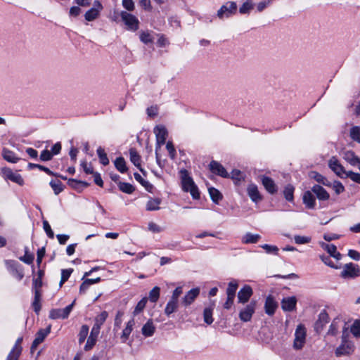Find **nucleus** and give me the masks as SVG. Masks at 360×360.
Returning a JSON list of instances; mask_svg holds the SVG:
<instances>
[{"label": "nucleus", "mask_w": 360, "mask_h": 360, "mask_svg": "<svg viewBox=\"0 0 360 360\" xmlns=\"http://www.w3.org/2000/svg\"><path fill=\"white\" fill-rule=\"evenodd\" d=\"M5 263L8 270L14 277L18 280H21L23 278V269L17 262L14 260H6Z\"/></svg>", "instance_id": "obj_8"}, {"label": "nucleus", "mask_w": 360, "mask_h": 360, "mask_svg": "<svg viewBox=\"0 0 360 360\" xmlns=\"http://www.w3.org/2000/svg\"><path fill=\"white\" fill-rule=\"evenodd\" d=\"M294 240L296 244H307L309 243L311 240V237L309 236H303L300 235H296L294 236Z\"/></svg>", "instance_id": "obj_52"}, {"label": "nucleus", "mask_w": 360, "mask_h": 360, "mask_svg": "<svg viewBox=\"0 0 360 360\" xmlns=\"http://www.w3.org/2000/svg\"><path fill=\"white\" fill-rule=\"evenodd\" d=\"M248 194L250 199L255 202H257L262 200V196L258 191L257 186L255 184L248 186Z\"/></svg>", "instance_id": "obj_26"}, {"label": "nucleus", "mask_w": 360, "mask_h": 360, "mask_svg": "<svg viewBox=\"0 0 360 360\" xmlns=\"http://www.w3.org/2000/svg\"><path fill=\"white\" fill-rule=\"evenodd\" d=\"M2 171L6 179L18 184L20 186H22L24 184V180L20 174L13 172V171L8 168H4Z\"/></svg>", "instance_id": "obj_17"}, {"label": "nucleus", "mask_w": 360, "mask_h": 360, "mask_svg": "<svg viewBox=\"0 0 360 360\" xmlns=\"http://www.w3.org/2000/svg\"><path fill=\"white\" fill-rule=\"evenodd\" d=\"M68 184L78 192H81L84 188L89 186V184L86 181H79L75 179H68Z\"/></svg>", "instance_id": "obj_28"}, {"label": "nucleus", "mask_w": 360, "mask_h": 360, "mask_svg": "<svg viewBox=\"0 0 360 360\" xmlns=\"http://www.w3.org/2000/svg\"><path fill=\"white\" fill-rule=\"evenodd\" d=\"M134 175L135 179L139 181L143 186H144L148 191H151V189L153 188L152 184L144 180L139 173L136 172L134 174Z\"/></svg>", "instance_id": "obj_44"}, {"label": "nucleus", "mask_w": 360, "mask_h": 360, "mask_svg": "<svg viewBox=\"0 0 360 360\" xmlns=\"http://www.w3.org/2000/svg\"><path fill=\"white\" fill-rule=\"evenodd\" d=\"M29 168H38L39 169L44 171L47 174L51 176H57V174L53 172L51 170H50L48 167H46L43 165H38V164H34V163H29L28 165Z\"/></svg>", "instance_id": "obj_50"}, {"label": "nucleus", "mask_w": 360, "mask_h": 360, "mask_svg": "<svg viewBox=\"0 0 360 360\" xmlns=\"http://www.w3.org/2000/svg\"><path fill=\"white\" fill-rule=\"evenodd\" d=\"M103 9V6L99 1L94 2V7L87 11L84 15L85 19L87 21H92L95 20L98 15L100 11Z\"/></svg>", "instance_id": "obj_13"}, {"label": "nucleus", "mask_w": 360, "mask_h": 360, "mask_svg": "<svg viewBox=\"0 0 360 360\" xmlns=\"http://www.w3.org/2000/svg\"><path fill=\"white\" fill-rule=\"evenodd\" d=\"M253 4L251 0H247L240 7L239 12L241 14L249 13L250 11L253 8Z\"/></svg>", "instance_id": "obj_45"}, {"label": "nucleus", "mask_w": 360, "mask_h": 360, "mask_svg": "<svg viewBox=\"0 0 360 360\" xmlns=\"http://www.w3.org/2000/svg\"><path fill=\"white\" fill-rule=\"evenodd\" d=\"M34 258V255L31 253H29L28 248H25V255L22 257H20V259L27 264H30L33 262Z\"/></svg>", "instance_id": "obj_53"}, {"label": "nucleus", "mask_w": 360, "mask_h": 360, "mask_svg": "<svg viewBox=\"0 0 360 360\" xmlns=\"http://www.w3.org/2000/svg\"><path fill=\"white\" fill-rule=\"evenodd\" d=\"M115 166L116 169L121 173H124L127 171L126 162L122 157H119L115 160Z\"/></svg>", "instance_id": "obj_37"}, {"label": "nucleus", "mask_w": 360, "mask_h": 360, "mask_svg": "<svg viewBox=\"0 0 360 360\" xmlns=\"http://www.w3.org/2000/svg\"><path fill=\"white\" fill-rule=\"evenodd\" d=\"M179 295L180 294H173L172 297H171V300L167 304V306L165 309V313L167 316H169L171 314H172L177 309Z\"/></svg>", "instance_id": "obj_20"}, {"label": "nucleus", "mask_w": 360, "mask_h": 360, "mask_svg": "<svg viewBox=\"0 0 360 360\" xmlns=\"http://www.w3.org/2000/svg\"><path fill=\"white\" fill-rule=\"evenodd\" d=\"M51 328V326L49 325L46 329H40L36 335V338L39 340V342H42L44 340L46 335L50 333Z\"/></svg>", "instance_id": "obj_49"}, {"label": "nucleus", "mask_w": 360, "mask_h": 360, "mask_svg": "<svg viewBox=\"0 0 360 360\" xmlns=\"http://www.w3.org/2000/svg\"><path fill=\"white\" fill-rule=\"evenodd\" d=\"M311 191L319 200H327L330 198V195L327 191L319 184L313 186Z\"/></svg>", "instance_id": "obj_21"}, {"label": "nucleus", "mask_w": 360, "mask_h": 360, "mask_svg": "<svg viewBox=\"0 0 360 360\" xmlns=\"http://www.w3.org/2000/svg\"><path fill=\"white\" fill-rule=\"evenodd\" d=\"M260 238L261 236L259 234L247 233L242 237L241 242L243 244L257 243Z\"/></svg>", "instance_id": "obj_29"}, {"label": "nucleus", "mask_w": 360, "mask_h": 360, "mask_svg": "<svg viewBox=\"0 0 360 360\" xmlns=\"http://www.w3.org/2000/svg\"><path fill=\"white\" fill-rule=\"evenodd\" d=\"M257 302L252 300L243 309L240 311L239 319L243 322H248L251 321L252 315L254 314Z\"/></svg>", "instance_id": "obj_4"}, {"label": "nucleus", "mask_w": 360, "mask_h": 360, "mask_svg": "<svg viewBox=\"0 0 360 360\" xmlns=\"http://www.w3.org/2000/svg\"><path fill=\"white\" fill-rule=\"evenodd\" d=\"M345 178H349L353 181L360 184V174L359 173H356V172H354L352 171H349L347 172Z\"/></svg>", "instance_id": "obj_58"}, {"label": "nucleus", "mask_w": 360, "mask_h": 360, "mask_svg": "<svg viewBox=\"0 0 360 360\" xmlns=\"http://www.w3.org/2000/svg\"><path fill=\"white\" fill-rule=\"evenodd\" d=\"M182 189L186 192H189L193 199L200 198V192L198 186L195 184L193 179L188 175L186 169L181 170Z\"/></svg>", "instance_id": "obj_1"}, {"label": "nucleus", "mask_w": 360, "mask_h": 360, "mask_svg": "<svg viewBox=\"0 0 360 360\" xmlns=\"http://www.w3.org/2000/svg\"><path fill=\"white\" fill-rule=\"evenodd\" d=\"M43 226H44V231H46L47 236L50 238H53L54 237V233L49 224V222L47 221H44L43 222Z\"/></svg>", "instance_id": "obj_64"}, {"label": "nucleus", "mask_w": 360, "mask_h": 360, "mask_svg": "<svg viewBox=\"0 0 360 360\" xmlns=\"http://www.w3.org/2000/svg\"><path fill=\"white\" fill-rule=\"evenodd\" d=\"M333 188L334 189L336 194H340L345 191V187L342 184L340 181H335L333 185Z\"/></svg>", "instance_id": "obj_63"}, {"label": "nucleus", "mask_w": 360, "mask_h": 360, "mask_svg": "<svg viewBox=\"0 0 360 360\" xmlns=\"http://www.w3.org/2000/svg\"><path fill=\"white\" fill-rule=\"evenodd\" d=\"M343 158L353 166H357L360 170V158L352 150H347L344 153Z\"/></svg>", "instance_id": "obj_23"}, {"label": "nucleus", "mask_w": 360, "mask_h": 360, "mask_svg": "<svg viewBox=\"0 0 360 360\" xmlns=\"http://www.w3.org/2000/svg\"><path fill=\"white\" fill-rule=\"evenodd\" d=\"M21 347H14L12 351L10 352L7 357V360H18V358L21 354Z\"/></svg>", "instance_id": "obj_47"}, {"label": "nucleus", "mask_w": 360, "mask_h": 360, "mask_svg": "<svg viewBox=\"0 0 360 360\" xmlns=\"http://www.w3.org/2000/svg\"><path fill=\"white\" fill-rule=\"evenodd\" d=\"M52 158L53 154L48 150H43L40 155V160L41 161H49L51 160Z\"/></svg>", "instance_id": "obj_61"}, {"label": "nucleus", "mask_w": 360, "mask_h": 360, "mask_svg": "<svg viewBox=\"0 0 360 360\" xmlns=\"http://www.w3.org/2000/svg\"><path fill=\"white\" fill-rule=\"evenodd\" d=\"M198 294H186L183 300L185 306L191 304L196 298Z\"/></svg>", "instance_id": "obj_59"}, {"label": "nucleus", "mask_w": 360, "mask_h": 360, "mask_svg": "<svg viewBox=\"0 0 360 360\" xmlns=\"http://www.w3.org/2000/svg\"><path fill=\"white\" fill-rule=\"evenodd\" d=\"M208 191L210 198L214 203L218 204L219 202L222 200V194L217 188L210 187L209 188Z\"/></svg>", "instance_id": "obj_32"}, {"label": "nucleus", "mask_w": 360, "mask_h": 360, "mask_svg": "<svg viewBox=\"0 0 360 360\" xmlns=\"http://www.w3.org/2000/svg\"><path fill=\"white\" fill-rule=\"evenodd\" d=\"M118 188L122 192L127 194H131L134 191V187L129 183L120 181Z\"/></svg>", "instance_id": "obj_38"}, {"label": "nucleus", "mask_w": 360, "mask_h": 360, "mask_svg": "<svg viewBox=\"0 0 360 360\" xmlns=\"http://www.w3.org/2000/svg\"><path fill=\"white\" fill-rule=\"evenodd\" d=\"M349 136L353 141L360 143V127H352L349 131Z\"/></svg>", "instance_id": "obj_40"}, {"label": "nucleus", "mask_w": 360, "mask_h": 360, "mask_svg": "<svg viewBox=\"0 0 360 360\" xmlns=\"http://www.w3.org/2000/svg\"><path fill=\"white\" fill-rule=\"evenodd\" d=\"M261 248L265 250L267 253H274L275 255H278V248L276 245H271L268 244H264L261 245Z\"/></svg>", "instance_id": "obj_57"}, {"label": "nucleus", "mask_w": 360, "mask_h": 360, "mask_svg": "<svg viewBox=\"0 0 360 360\" xmlns=\"http://www.w3.org/2000/svg\"><path fill=\"white\" fill-rule=\"evenodd\" d=\"M359 276L360 268L352 262L345 264L340 274V276L344 279H354Z\"/></svg>", "instance_id": "obj_2"}, {"label": "nucleus", "mask_w": 360, "mask_h": 360, "mask_svg": "<svg viewBox=\"0 0 360 360\" xmlns=\"http://www.w3.org/2000/svg\"><path fill=\"white\" fill-rule=\"evenodd\" d=\"M161 200L160 198H153L146 203V210L148 211H155L160 210Z\"/></svg>", "instance_id": "obj_34"}, {"label": "nucleus", "mask_w": 360, "mask_h": 360, "mask_svg": "<svg viewBox=\"0 0 360 360\" xmlns=\"http://www.w3.org/2000/svg\"><path fill=\"white\" fill-rule=\"evenodd\" d=\"M236 3L234 1H228L225 4L222 5L218 10L217 15L219 19L229 18L232 15H234L236 13Z\"/></svg>", "instance_id": "obj_5"}, {"label": "nucleus", "mask_w": 360, "mask_h": 360, "mask_svg": "<svg viewBox=\"0 0 360 360\" xmlns=\"http://www.w3.org/2000/svg\"><path fill=\"white\" fill-rule=\"evenodd\" d=\"M134 325V320L131 319L127 322V326L122 331V334L121 335V338L122 339L123 342H125L128 338L129 337V335L131 334L133 326Z\"/></svg>", "instance_id": "obj_33"}, {"label": "nucleus", "mask_w": 360, "mask_h": 360, "mask_svg": "<svg viewBox=\"0 0 360 360\" xmlns=\"http://www.w3.org/2000/svg\"><path fill=\"white\" fill-rule=\"evenodd\" d=\"M295 188L291 184H288L283 190V195L286 200L289 202L293 201Z\"/></svg>", "instance_id": "obj_35"}, {"label": "nucleus", "mask_w": 360, "mask_h": 360, "mask_svg": "<svg viewBox=\"0 0 360 360\" xmlns=\"http://www.w3.org/2000/svg\"><path fill=\"white\" fill-rule=\"evenodd\" d=\"M328 321H329L328 314L326 313V311L325 310L322 311L319 314V319L314 324L315 330L317 333H320L323 330L324 326L327 323H328Z\"/></svg>", "instance_id": "obj_19"}, {"label": "nucleus", "mask_w": 360, "mask_h": 360, "mask_svg": "<svg viewBox=\"0 0 360 360\" xmlns=\"http://www.w3.org/2000/svg\"><path fill=\"white\" fill-rule=\"evenodd\" d=\"M209 167L210 171L216 175L220 176L224 178H227L229 176V174L227 172V171L223 167V165L215 160H212L210 163Z\"/></svg>", "instance_id": "obj_15"}, {"label": "nucleus", "mask_w": 360, "mask_h": 360, "mask_svg": "<svg viewBox=\"0 0 360 360\" xmlns=\"http://www.w3.org/2000/svg\"><path fill=\"white\" fill-rule=\"evenodd\" d=\"M261 181L264 187L269 193L274 194L278 191L277 186L271 178L262 176H261Z\"/></svg>", "instance_id": "obj_18"}, {"label": "nucleus", "mask_w": 360, "mask_h": 360, "mask_svg": "<svg viewBox=\"0 0 360 360\" xmlns=\"http://www.w3.org/2000/svg\"><path fill=\"white\" fill-rule=\"evenodd\" d=\"M129 155L131 162L139 169L143 175H146V172L141 167V157L136 149L131 148L129 150Z\"/></svg>", "instance_id": "obj_27"}, {"label": "nucleus", "mask_w": 360, "mask_h": 360, "mask_svg": "<svg viewBox=\"0 0 360 360\" xmlns=\"http://www.w3.org/2000/svg\"><path fill=\"white\" fill-rule=\"evenodd\" d=\"M147 302V299L146 297L141 300L138 304H136L135 309L134 311V314H138L140 313L146 307Z\"/></svg>", "instance_id": "obj_56"}, {"label": "nucleus", "mask_w": 360, "mask_h": 360, "mask_svg": "<svg viewBox=\"0 0 360 360\" xmlns=\"http://www.w3.org/2000/svg\"><path fill=\"white\" fill-rule=\"evenodd\" d=\"M122 21L131 30L136 31L139 28V20L132 14L127 11H122L120 13Z\"/></svg>", "instance_id": "obj_9"}, {"label": "nucleus", "mask_w": 360, "mask_h": 360, "mask_svg": "<svg viewBox=\"0 0 360 360\" xmlns=\"http://www.w3.org/2000/svg\"><path fill=\"white\" fill-rule=\"evenodd\" d=\"M108 314V312L105 311H102L99 315H98L95 318V323L94 324V326L98 327L99 328H101V326L104 323L105 321Z\"/></svg>", "instance_id": "obj_39"}, {"label": "nucleus", "mask_w": 360, "mask_h": 360, "mask_svg": "<svg viewBox=\"0 0 360 360\" xmlns=\"http://www.w3.org/2000/svg\"><path fill=\"white\" fill-rule=\"evenodd\" d=\"M89 326L87 325H82L78 334V342L82 345L87 338L89 333Z\"/></svg>", "instance_id": "obj_36"}, {"label": "nucleus", "mask_w": 360, "mask_h": 360, "mask_svg": "<svg viewBox=\"0 0 360 360\" xmlns=\"http://www.w3.org/2000/svg\"><path fill=\"white\" fill-rule=\"evenodd\" d=\"M354 352V345L346 340L344 338H342V344L337 347L335 354L336 356H340L343 355H349Z\"/></svg>", "instance_id": "obj_10"}, {"label": "nucleus", "mask_w": 360, "mask_h": 360, "mask_svg": "<svg viewBox=\"0 0 360 360\" xmlns=\"http://www.w3.org/2000/svg\"><path fill=\"white\" fill-rule=\"evenodd\" d=\"M98 269V267H94L89 271L84 273V275L82 278L84 281L82 282V283L80 285L81 291L86 290L89 285L96 283L101 281L100 277H97L96 278H86V277L89 276L93 271H96Z\"/></svg>", "instance_id": "obj_14"}, {"label": "nucleus", "mask_w": 360, "mask_h": 360, "mask_svg": "<svg viewBox=\"0 0 360 360\" xmlns=\"http://www.w3.org/2000/svg\"><path fill=\"white\" fill-rule=\"evenodd\" d=\"M73 271L72 269H63L61 271V279L60 282V285H61L63 283H65L70 278L72 272Z\"/></svg>", "instance_id": "obj_55"}, {"label": "nucleus", "mask_w": 360, "mask_h": 360, "mask_svg": "<svg viewBox=\"0 0 360 360\" xmlns=\"http://www.w3.org/2000/svg\"><path fill=\"white\" fill-rule=\"evenodd\" d=\"M236 294H228L227 300L224 304V309H229L233 304Z\"/></svg>", "instance_id": "obj_60"}, {"label": "nucleus", "mask_w": 360, "mask_h": 360, "mask_svg": "<svg viewBox=\"0 0 360 360\" xmlns=\"http://www.w3.org/2000/svg\"><path fill=\"white\" fill-rule=\"evenodd\" d=\"M50 186L53 188L54 193L56 195L59 194L60 192H62L63 191V185L62 182L59 180L51 181Z\"/></svg>", "instance_id": "obj_43"}, {"label": "nucleus", "mask_w": 360, "mask_h": 360, "mask_svg": "<svg viewBox=\"0 0 360 360\" xmlns=\"http://www.w3.org/2000/svg\"><path fill=\"white\" fill-rule=\"evenodd\" d=\"M309 176L311 179H314L319 184L328 187L331 186V183L328 180V179L316 171L310 172L309 173Z\"/></svg>", "instance_id": "obj_25"}, {"label": "nucleus", "mask_w": 360, "mask_h": 360, "mask_svg": "<svg viewBox=\"0 0 360 360\" xmlns=\"http://www.w3.org/2000/svg\"><path fill=\"white\" fill-rule=\"evenodd\" d=\"M351 333L356 338H360V320H355L351 326Z\"/></svg>", "instance_id": "obj_51"}, {"label": "nucleus", "mask_w": 360, "mask_h": 360, "mask_svg": "<svg viewBox=\"0 0 360 360\" xmlns=\"http://www.w3.org/2000/svg\"><path fill=\"white\" fill-rule=\"evenodd\" d=\"M297 299L295 296L283 298L281 301V307L283 311H291L296 306Z\"/></svg>", "instance_id": "obj_22"}, {"label": "nucleus", "mask_w": 360, "mask_h": 360, "mask_svg": "<svg viewBox=\"0 0 360 360\" xmlns=\"http://www.w3.org/2000/svg\"><path fill=\"white\" fill-rule=\"evenodd\" d=\"M154 133L156 136V141L158 147L165 143L166 139L168 136V132L165 127L162 125L156 126L154 128Z\"/></svg>", "instance_id": "obj_11"}, {"label": "nucleus", "mask_w": 360, "mask_h": 360, "mask_svg": "<svg viewBox=\"0 0 360 360\" xmlns=\"http://www.w3.org/2000/svg\"><path fill=\"white\" fill-rule=\"evenodd\" d=\"M96 342H97V338L89 335L87 338V340L84 345V349L85 351L91 350L94 347V346L96 345Z\"/></svg>", "instance_id": "obj_54"}, {"label": "nucleus", "mask_w": 360, "mask_h": 360, "mask_svg": "<svg viewBox=\"0 0 360 360\" xmlns=\"http://www.w3.org/2000/svg\"><path fill=\"white\" fill-rule=\"evenodd\" d=\"M320 259H321V261L327 266L333 268V269H340L342 266L341 265H337V264H335L330 259V256H326V255H321L320 256Z\"/></svg>", "instance_id": "obj_48"}, {"label": "nucleus", "mask_w": 360, "mask_h": 360, "mask_svg": "<svg viewBox=\"0 0 360 360\" xmlns=\"http://www.w3.org/2000/svg\"><path fill=\"white\" fill-rule=\"evenodd\" d=\"M97 154L100 160V162L103 165L109 164V160L105 150L102 147H98L97 149Z\"/></svg>", "instance_id": "obj_41"}, {"label": "nucleus", "mask_w": 360, "mask_h": 360, "mask_svg": "<svg viewBox=\"0 0 360 360\" xmlns=\"http://www.w3.org/2000/svg\"><path fill=\"white\" fill-rule=\"evenodd\" d=\"M41 294H35L34 300L32 304L34 311L38 314L41 310Z\"/></svg>", "instance_id": "obj_46"}, {"label": "nucleus", "mask_w": 360, "mask_h": 360, "mask_svg": "<svg viewBox=\"0 0 360 360\" xmlns=\"http://www.w3.org/2000/svg\"><path fill=\"white\" fill-rule=\"evenodd\" d=\"M2 156L4 159L9 162L16 163L20 158H18L15 153L7 148L2 150Z\"/></svg>", "instance_id": "obj_30"}, {"label": "nucleus", "mask_w": 360, "mask_h": 360, "mask_svg": "<svg viewBox=\"0 0 360 360\" xmlns=\"http://www.w3.org/2000/svg\"><path fill=\"white\" fill-rule=\"evenodd\" d=\"M75 300L72 302L70 304H68L66 307L64 309H53L49 312V318L51 319H67L75 304Z\"/></svg>", "instance_id": "obj_6"}, {"label": "nucleus", "mask_w": 360, "mask_h": 360, "mask_svg": "<svg viewBox=\"0 0 360 360\" xmlns=\"http://www.w3.org/2000/svg\"><path fill=\"white\" fill-rule=\"evenodd\" d=\"M328 167L337 176L342 179L345 178L347 172L335 156H333L329 160Z\"/></svg>", "instance_id": "obj_7"}, {"label": "nucleus", "mask_w": 360, "mask_h": 360, "mask_svg": "<svg viewBox=\"0 0 360 360\" xmlns=\"http://www.w3.org/2000/svg\"><path fill=\"white\" fill-rule=\"evenodd\" d=\"M312 191H307L303 195V203L309 209H314L316 206V198L311 193Z\"/></svg>", "instance_id": "obj_24"}, {"label": "nucleus", "mask_w": 360, "mask_h": 360, "mask_svg": "<svg viewBox=\"0 0 360 360\" xmlns=\"http://www.w3.org/2000/svg\"><path fill=\"white\" fill-rule=\"evenodd\" d=\"M321 247L326 250L330 257H333L337 261H339L342 259V255L337 250V247L333 244H328L323 242L320 243Z\"/></svg>", "instance_id": "obj_16"}, {"label": "nucleus", "mask_w": 360, "mask_h": 360, "mask_svg": "<svg viewBox=\"0 0 360 360\" xmlns=\"http://www.w3.org/2000/svg\"><path fill=\"white\" fill-rule=\"evenodd\" d=\"M122 6L129 11H134L135 8L133 0H122Z\"/></svg>", "instance_id": "obj_62"}, {"label": "nucleus", "mask_w": 360, "mask_h": 360, "mask_svg": "<svg viewBox=\"0 0 360 360\" xmlns=\"http://www.w3.org/2000/svg\"><path fill=\"white\" fill-rule=\"evenodd\" d=\"M278 307V302L275 300V299L271 296L269 295L265 300L264 303V311L265 313L269 316H273Z\"/></svg>", "instance_id": "obj_12"}, {"label": "nucleus", "mask_w": 360, "mask_h": 360, "mask_svg": "<svg viewBox=\"0 0 360 360\" xmlns=\"http://www.w3.org/2000/svg\"><path fill=\"white\" fill-rule=\"evenodd\" d=\"M155 328L151 321H148L142 328V333L146 337L152 336L155 333Z\"/></svg>", "instance_id": "obj_31"}, {"label": "nucleus", "mask_w": 360, "mask_h": 360, "mask_svg": "<svg viewBox=\"0 0 360 360\" xmlns=\"http://www.w3.org/2000/svg\"><path fill=\"white\" fill-rule=\"evenodd\" d=\"M212 311H213V308L207 307V308H205L203 311L204 321L208 325H210L211 323H212V322L214 321V319L212 318Z\"/></svg>", "instance_id": "obj_42"}, {"label": "nucleus", "mask_w": 360, "mask_h": 360, "mask_svg": "<svg viewBox=\"0 0 360 360\" xmlns=\"http://www.w3.org/2000/svg\"><path fill=\"white\" fill-rule=\"evenodd\" d=\"M306 328L303 324H299L295 330L293 342V347L295 349H301L304 347L306 341Z\"/></svg>", "instance_id": "obj_3"}]
</instances>
